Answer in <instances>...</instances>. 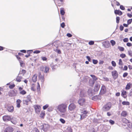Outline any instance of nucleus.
I'll return each mask as SVG.
<instances>
[{
    "label": "nucleus",
    "instance_id": "e2e57ef3",
    "mask_svg": "<svg viewBox=\"0 0 132 132\" xmlns=\"http://www.w3.org/2000/svg\"><path fill=\"white\" fill-rule=\"evenodd\" d=\"M126 44L127 45L128 47H130L132 46V44L130 43H128Z\"/></svg>",
    "mask_w": 132,
    "mask_h": 132
},
{
    "label": "nucleus",
    "instance_id": "5fc2aeb1",
    "mask_svg": "<svg viewBox=\"0 0 132 132\" xmlns=\"http://www.w3.org/2000/svg\"><path fill=\"white\" fill-rule=\"evenodd\" d=\"M32 50H29L27 51V53L28 54H30L32 53Z\"/></svg>",
    "mask_w": 132,
    "mask_h": 132
},
{
    "label": "nucleus",
    "instance_id": "423d86ee",
    "mask_svg": "<svg viewBox=\"0 0 132 132\" xmlns=\"http://www.w3.org/2000/svg\"><path fill=\"white\" fill-rule=\"evenodd\" d=\"M103 46L106 48H109L110 47V44L109 41H106L102 43Z\"/></svg>",
    "mask_w": 132,
    "mask_h": 132
},
{
    "label": "nucleus",
    "instance_id": "603ef678",
    "mask_svg": "<svg viewBox=\"0 0 132 132\" xmlns=\"http://www.w3.org/2000/svg\"><path fill=\"white\" fill-rule=\"evenodd\" d=\"M128 74L126 72H125L123 74V77L124 78L125 77L127 76Z\"/></svg>",
    "mask_w": 132,
    "mask_h": 132
},
{
    "label": "nucleus",
    "instance_id": "b1692460",
    "mask_svg": "<svg viewBox=\"0 0 132 132\" xmlns=\"http://www.w3.org/2000/svg\"><path fill=\"white\" fill-rule=\"evenodd\" d=\"M37 76L35 75H34L33 76L32 79V81L34 82H35L37 81Z\"/></svg>",
    "mask_w": 132,
    "mask_h": 132
},
{
    "label": "nucleus",
    "instance_id": "2f4dec72",
    "mask_svg": "<svg viewBox=\"0 0 132 132\" xmlns=\"http://www.w3.org/2000/svg\"><path fill=\"white\" fill-rule=\"evenodd\" d=\"M131 84L130 83H128L126 86V89H129L130 88Z\"/></svg>",
    "mask_w": 132,
    "mask_h": 132
},
{
    "label": "nucleus",
    "instance_id": "39448f33",
    "mask_svg": "<svg viewBox=\"0 0 132 132\" xmlns=\"http://www.w3.org/2000/svg\"><path fill=\"white\" fill-rule=\"evenodd\" d=\"M40 70L44 72L47 73L48 72L49 68L47 66H45V67L42 66L40 67Z\"/></svg>",
    "mask_w": 132,
    "mask_h": 132
},
{
    "label": "nucleus",
    "instance_id": "4468645a",
    "mask_svg": "<svg viewBox=\"0 0 132 132\" xmlns=\"http://www.w3.org/2000/svg\"><path fill=\"white\" fill-rule=\"evenodd\" d=\"M7 109L9 112H13L14 110L13 107L12 106H8Z\"/></svg>",
    "mask_w": 132,
    "mask_h": 132
},
{
    "label": "nucleus",
    "instance_id": "f257e3e1",
    "mask_svg": "<svg viewBox=\"0 0 132 132\" xmlns=\"http://www.w3.org/2000/svg\"><path fill=\"white\" fill-rule=\"evenodd\" d=\"M67 107V104L62 103L58 105L57 109L60 112L62 113H64L66 111Z\"/></svg>",
    "mask_w": 132,
    "mask_h": 132
},
{
    "label": "nucleus",
    "instance_id": "3c124183",
    "mask_svg": "<svg viewBox=\"0 0 132 132\" xmlns=\"http://www.w3.org/2000/svg\"><path fill=\"white\" fill-rule=\"evenodd\" d=\"M48 107V104H46L43 106V109L44 110H45Z\"/></svg>",
    "mask_w": 132,
    "mask_h": 132
},
{
    "label": "nucleus",
    "instance_id": "f704fd0d",
    "mask_svg": "<svg viewBox=\"0 0 132 132\" xmlns=\"http://www.w3.org/2000/svg\"><path fill=\"white\" fill-rule=\"evenodd\" d=\"M19 62L20 63L21 66L23 67L24 66V64L23 61L21 60H20Z\"/></svg>",
    "mask_w": 132,
    "mask_h": 132
},
{
    "label": "nucleus",
    "instance_id": "6e6d98bb",
    "mask_svg": "<svg viewBox=\"0 0 132 132\" xmlns=\"http://www.w3.org/2000/svg\"><path fill=\"white\" fill-rule=\"evenodd\" d=\"M124 28L123 27L122 25H121L120 26V31H122L123 30Z\"/></svg>",
    "mask_w": 132,
    "mask_h": 132
},
{
    "label": "nucleus",
    "instance_id": "a211bd4d",
    "mask_svg": "<svg viewBox=\"0 0 132 132\" xmlns=\"http://www.w3.org/2000/svg\"><path fill=\"white\" fill-rule=\"evenodd\" d=\"M78 116H79L78 117L79 118V119H80L81 120L86 118L87 116L86 114H83L81 115H79Z\"/></svg>",
    "mask_w": 132,
    "mask_h": 132
},
{
    "label": "nucleus",
    "instance_id": "473e14b6",
    "mask_svg": "<svg viewBox=\"0 0 132 132\" xmlns=\"http://www.w3.org/2000/svg\"><path fill=\"white\" fill-rule=\"evenodd\" d=\"M88 94L90 96H91L92 95V92L90 90H89L88 91Z\"/></svg>",
    "mask_w": 132,
    "mask_h": 132
},
{
    "label": "nucleus",
    "instance_id": "f03ea898",
    "mask_svg": "<svg viewBox=\"0 0 132 132\" xmlns=\"http://www.w3.org/2000/svg\"><path fill=\"white\" fill-rule=\"evenodd\" d=\"M112 105V103L110 102H108L104 105L102 108L104 111H107L110 110Z\"/></svg>",
    "mask_w": 132,
    "mask_h": 132
},
{
    "label": "nucleus",
    "instance_id": "052dcab7",
    "mask_svg": "<svg viewBox=\"0 0 132 132\" xmlns=\"http://www.w3.org/2000/svg\"><path fill=\"white\" fill-rule=\"evenodd\" d=\"M129 96H132V88L130 90Z\"/></svg>",
    "mask_w": 132,
    "mask_h": 132
},
{
    "label": "nucleus",
    "instance_id": "7ed1b4c3",
    "mask_svg": "<svg viewBox=\"0 0 132 132\" xmlns=\"http://www.w3.org/2000/svg\"><path fill=\"white\" fill-rule=\"evenodd\" d=\"M17 94V91L16 90H10L8 93L9 96L10 97L16 96Z\"/></svg>",
    "mask_w": 132,
    "mask_h": 132
},
{
    "label": "nucleus",
    "instance_id": "c9c22d12",
    "mask_svg": "<svg viewBox=\"0 0 132 132\" xmlns=\"http://www.w3.org/2000/svg\"><path fill=\"white\" fill-rule=\"evenodd\" d=\"M118 48L120 51H123L124 50V48L122 47L118 46Z\"/></svg>",
    "mask_w": 132,
    "mask_h": 132
},
{
    "label": "nucleus",
    "instance_id": "338daca9",
    "mask_svg": "<svg viewBox=\"0 0 132 132\" xmlns=\"http://www.w3.org/2000/svg\"><path fill=\"white\" fill-rule=\"evenodd\" d=\"M42 59L44 61H46L47 60V58L45 57H42Z\"/></svg>",
    "mask_w": 132,
    "mask_h": 132
},
{
    "label": "nucleus",
    "instance_id": "c85d7f7f",
    "mask_svg": "<svg viewBox=\"0 0 132 132\" xmlns=\"http://www.w3.org/2000/svg\"><path fill=\"white\" fill-rule=\"evenodd\" d=\"M29 102L26 99L23 100V104H26L27 105L28 104V103Z\"/></svg>",
    "mask_w": 132,
    "mask_h": 132
},
{
    "label": "nucleus",
    "instance_id": "cd10ccee",
    "mask_svg": "<svg viewBox=\"0 0 132 132\" xmlns=\"http://www.w3.org/2000/svg\"><path fill=\"white\" fill-rule=\"evenodd\" d=\"M67 130L68 132H72V129L70 127H68L67 129Z\"/></svg>",
    "mask_w": 132,
    "mask_h": 132
},
{
    "label": "nucleus",
    "instance_id": "4d7b16f0",
    "mask_svg": "<svg viewBox=\"0 0 132 132\" xmlns=\"http://www.w3.org/2000/svg\"><path fill=\"white\" fill-rule=\"evenodd\" d=\"M40 52V51L39 50H36L33 52L34 53L38 54Z\"/></svg>",
    "mask_w": 132,
    "mask_h": 132
},
{
    "label": "nucleus",
    "instance_id": "2eb2a0df",
    "mask_svg": "<svg viewBox=\"0 0 132 132\" xmlns=\"http://www.w3.org/2000/svg\"><path fill=\"white\" fill-rule=\"evenodd\" d=\"M114 13L115 14L121 15L122 14V12L119 10H116L114 11Z\"/></svg>",
    "mask_w": 132,
    "mask_h": 132
},
{
    "label": "nucleus",
    "instance_id": "72a5a7b5",
    "mask_svg": "<svg viewBox=\"0 0 132 132\" xmlns=\"http://www.w3.org/2000/svg\"><path fill=\"white\" fill-rule=\"evenodd\" d=\"M20 94L22 95H24L26 93V92L24 90H23L20 92Z\"/></svg>",
    "mask_w": 132,
    "mask_h": 132
},
{
    "label": "nucleus",
    "instance_id": "7c9ffc66",
    "mask_svg": "<svg viewBox=\"0 0 132 132\" xmlns=\"http://www.w3.org/2000/svg\"><path fill=\"white\" fill-rule=\"evenodd\" d=\"M26 100L30 102L31 100V96L30 95H28L27 96Z\"/></svg>",
    "mask_w": 132,
    "mask_h": 132
},
{
    "label": "nucleus",
    "instance_id": "c03bdc74",
    "mask_svg": "<svg viewBox=\"0 0 132 132\" xmlns=\"http://www.w3.org/2000/svg\"><path fill=\"white\" fill-rule=\"evenodd\" d=\"M119 64L120 65H122L123 64V63L121 59H119Z\"/></svg>",
    "mask_w": 132,
    "mask_h": 132
},
{
    "label": "nucleus",
    "instance_id": "9d476101",
    "mask_svg": "<svg viewBox=\"0 0 132 132\" xmlns=\"http://www.w3.org/2000/svg\"><path fill=\"white\" fill-rule=\"evenodd\" d=\"M13 128L9 126L7 127L4 130V132H12L13 131Z\"/></svg>",
    "mask_w": 132,
    "mask_h": 132
},
{
    "label": "nucleus",
    "instance_id": "58836bf2",
    "mask_svg": "<svg viewBox=\"0 0 132 132\" xmlns=\"http://www.w3.org/2000/svg\"><path fill=\"white\" fill-rule=\"evenodd\" d=\"M53 109V108L51 107H49L47 109V111H48L49 112H51L52 111Z\"/></svg>",
    "mask_w": 132,
    "mask_h": 132
},
{
    "label": "nucleus",
    "instance_id": "49530a36",
    "mask_svg": "<svg viewBox=\"0 0 132 132\" xmlns=\"http://www.w3.org/2000/svg\"><path fill=\"white\" fill-rule=\"evenodd\" d=\"M34 86H35V85L34 84H33L32 86L31 87V89L32 90L34 91H35L36 90V89L34 88Z\"/></svg>",
    "mask_w": 132,
    "mask_h": 132
},
{
    "label": "nucleus",
    "instance_id": "1a4fd4ad",
    "mask_svg": "<svg viewBox=\"0 0 132 132\" xmlns=\"http://www.w3.org/2000/svg\"><path fill=\"white\" fill-rule=\"evenodd\" d=\"M86 93L85 90H81L79 94V96L80 97H84L86 96Z\"/></svg>",
    "mask_w": 132,
    "mask_h": 132
},
{
    "label": "nucleus",
    "instance_id": "a18cd8bd",
    "mask_svg": "<svg viewBox=\"0 0 132 132\" xmlns=\"http://www.w3.org/2000/svg\"><path fill=\"white\" fill-rule=\"evenodd\" d=\"M132 21V19L128 20L127 21V22L128 24H129L131 23Z\"/></svg>",
    "mask_w": 132,
    "mask_h": 132
},
{
    "label": "nucleus",
    "instance_id": "37998d69",
    "mask_svg": "<svg viewBox=\"0 0 132 132\" xmlns=\"http://www.w3.org/2000/svg\"><path fill=\"white\" fill-rule=\"evenodd\" d=\"M116 22L117 23H118L119 22V20L120 19V17L119 16H117L116 18Z\"/></svg>",
    "mask_w": 132,
    "mask_h": 132
},
{
    "label": "nucleus",
    "instance_id": "de8ad7c7",
    "mask_svg": "<svg viewBox=\"0 0 132 132\" xmlns=\"http://www.w3.org/2000/svg\"><path fill=\"white\" fill-rule=\"evenodd\" d=\"M60 120L63 123H65V121L63 119H60Z\"/></svg>",
    "mask_w": 132,
    "mask_h": 132
},
{
    "label": "nucleus",
    "instance_id": "09e8293b",
    "mask_svg": "<svg viewBox=\"0 0 132 132\" xmlns=\"http://www.w3.org/2000/svg\"><path fill=\"white\" fill-rule=\"evenodd\" d=\"M111 63L113 66L115 67L116 66V63L114 61H112Z\"/></svg>",
    "mask_w": 132,
    "mask_h": 132
},
{
    "label": "nucleus",
    "instance_id": "e433bc0d",
    "mask_svg": "<svg viewBox=\"0 0 132 132\" xmlns=\"http://www.w3.org/2000/svg\"><path fill=\"white\" fill-rule=\"evenodd\" d=\"M110 42L112 46H114L116 44L115 42L113 40H111Z\"/></svg>",
    "mask_w": 132,
    "mask_h": 132
},
{
    "label": "nucleus",
    "instance_id": "0e129e2a",
    "mask_svg": "<svg viewBox=\"0 0 132 132\" xmlns=\"http://www.w3.org/2000/svg\"><path fill=\"white\" fill-rule=\"evenodd\" d=\"M61 26L62 28H64L65 27V24L64 22H62L61 24Z\"/></svg>",
    "mask_w": 132,
    "mask_h": 132
},
{
    "label": "nucleus",
    "instance_id": "20e7f679",
    "mask_svg": "<svg viewBox=\"0 0 132 132\" xmlns=\"http://www.w3.org/2000/svg\"><path fill=\"white\" fill-rule=\"evenodd\" d=\"M41 129L43 130L44 131L46 132L48 130L49 128V126L47 124L44 123L41 126Z\"/></svg>",
    "mask_w": 132,
    "mask_h": 132
},
{
    "label": "nucleus",
    "instance_id": "864d4df0",
    "mask_svg": "<svg viewBox=\"0 0 132 132\" xmlns=\"http://www.w3.org/2000/svg\"><path fill=\"white\" fill-rule=\"evenodd\" d=\"M88 44L90 45H92L94 44V42L93 41H90L89 42Z\"/></svg>",
    "mask_w": 132,
    "mask_h": 132
},
{
    "label": "nucleus",
    "instance_id": "412c9836",
    "mask_svg": "<svg viewBox=\"0 0 132 132\" xmlns=\"http://www.w3.org/2000/svg\"><path fill=\"white\" fill-rule=\"evenodd\" d=\"M90 76L92 77L93 79V80L94 82H95V81L97 80L98 79L97 77L94 75H90Z\"/></svg>",
    "mask_w": 132,
    "mask_h": 132
},
{
    "label": "nucleus",
    "instance_id": "0eeeda50",
    "mask_svg": "<svg viewBox=\"0 0 132 132\" xmlns=\"http://www.w3.org/2000/svg\"><path fill=\"white\" fill-rule=\"evenodd\" d=\"M112 75L114 80L116 79L118 77V74L117 71L114 70L112 72Z\"/></svg>",
    "mask_w": 132,
    "mask_h": 132
},
{
    "label": "nucleus",
    "instance_id": "a878e982",
    "mask_svg": "<svg viewBox=\"0 0 132 132\" xmlns=\"http://www.w3.org/2000/svg\"><path fill=\"white\" fill-rule=\"evenodd\" d=\"M126 91L124 90L122 91V92L121 95L122 96L125 98L126 97V96H124L126 95Z\"/></svg>",
    "mask_w": 132,
    "mask_h": 132
},
{
    "label": "nucleus",
    "instance_id": "9b49d317",
    "mask_svg": "<svg viewBox=\"0 0 132 132\" xmlns=\"http://www.w3.org/2000/svg\"><path fill=\"white\" fill-rule=\"evenodd\" d=\"M85 100L84 98H80L78 101V103L80 105H83L85 103Z\"/></svg>",
    "mask_w": 132,
    "mask_h": 132
},
{
    "label": "nucleus",
    "instance_id": "4be33fe9",
    "mask_svg": "<svg viewBox=\"0 0 132 132\" xmlns=\"http://www.w3.org/2000/svg\"><path fill=\"white\" fill-rule=\"evenodd\" d=\"M100 97V96L99 95H96L94 96L92 98V99L94 101L96 100H98L99 99L100 100V98H99Z\"/></svg>",
    "mask_w": 132,
    "mask_h": 132
},
{
    "label": "nucleus",
    "instance_id": "8fccbe9b",
    "mask_svg": "<svg viewBox=\"0 0 132 132\" xmlns=\"http://www.w3.org/2000/svg\"><path fill=\"white\" fill-rule=\"evenodd\" d=\"M93 63L94 64H96L98 62V61L97 60H93Z\"/></svg>",
    "mask_w": 132,
    "mask_h": 132
},
{
    "label": "nucleus",
    "instance_id": "f8f14e48",
    "mask_svg": "<svg viewBox=\"0 0 132 132\" xmlns=\"http://www.w3.org/2000/svg\"><path fill=\"white\" fill-rule=\"evenodd\" d=\"M3 120L5 121H9L11 119V118L9 116H4L3 117Z\"/></svg>",
    "mask_w": 132,
    "mask_h": 132
},
{
    "label": "nucleus",
    "instance_id": "c756f323",
    "mask_svg": "<svg viewBox=\"0 0 132 132\" xmlns=\"http://www.w3.org/2000/svg\"><path fill=\"white\" fill-rule=\"evenodd\" d=\"M122 104L123 105H129L130 104L127 101H123Z\"/></svg>",
    "mask_w": 132,
    "mask_h": 132
},
{
    "label": "nucleus",
    "instance_id": "680f3d73",
    "mask_svg": "<svg viewBox=\"0 0 132 132\" xmlns=\"http://www.w3.org/2000/svg\"><path fill=\"white\" fill-rule=\"evenodd\" d=\"M120 8L122 10H125V7L122 5H120Z\"/></svg>",
    "mask_w": 132,
    "mask_h": 132
},
{
    "label": "nucleus",
    "instance_id": "79ce46f5",
    "mask_svg": "<svg viewBox=\"0 0 132 132\" xmlns=\"http://www.w3.org/2000/svg\"><path fill=\"white\" fill-rule=\"evenodd\" d=\"M15 86V85L14 84H13L12 85H10L9 86V88L10 89H13L14 87Z\"/></svg>",
    "mask_w": 132,
    "mask_h": 132
},
{
    "label": "nucleus",
    "instance_id": "dca6fc26",
    "mask_svg": "<svg viewBox=\"0 0 132 132\" xmlns=\"http://www.w3.org/2000/svg\"><path fill=\"white\" fill-rule=\"evenodd\" d=\"M17 105L16 107L19 108L20 107V104L21 102V101L20 99H18L16 101Z\"/></svg>",
    "mask_w": 132,
    "mask_h": 132
},
{
    "label": "nucleus",
    "instance_id": "6ab92c4d",
    "mask_svg": "<svg viewBox=\"0 0 132 132\" xmlns=\"http://www.w3.org/2000/svg\"><path fill=\"white\" fill-rule=\"evenodd\" d=\"M22 78V77L21 76H19L18 75L16 78V81L18 82H20L21 81V79Z\"/></svg>",
    "mask_w": 132,
    "mask_h": 132
},
{
    "label": "nucleus",
    "instance_id": "5701e85b",
    "mask_svg": "<svg viewBox=\"0 0 132 132\" xmlns=\"http://www.w3.org/2000/svg\"><path fill=\"white\" fill-rule=\"evenodd\" d=\"M26 72V71L22 69L21 70H20L19 73L18 74V75H19L20 74L22 75L23 76L24 75V74Z\"/></svg>",
    "mask_w": 132,
    "mask_h": 132
},
{
    "label": "nucleus",
    "instance_id": "69168bd1",
    "mask_svg": "<svg viewBox=\"0 0 132 132\" xmlns=\"http://www.w3.org/2000/svg\"><path fill=\"white\" fill-rule=\"evenodd\" d=\"M103 79H104V81H109V79L107 77L104 78Z\"/></svg>",
    "mask_w": 132,
    "mask_h": 132
},
{
    "label": "nucleus",
    "instance_id": "f3484780",
    "mask_svg": "<svg viewBox=\"0 0 132 132\" xmlns=\"http://www.w3.org/2000/svg\"><path fill=\"white\" fill-rule=\"evenodd\" d=\"M100 86L98 84L95 85L94 87V90L95 91L97 92L98 91L99 89Z\"/></svg>",
    "mask_w": 132,
    "mask_h": 132
},
{
    "label": "nucleus",
    "instance_id": "ddd939ff",
    "mask_svg": "<svg viewBox=\"0 0 132 132\" xmlns=\"http://www.w3.org/2000/svg\"><path fill=\"white\" fill-rule=\"evenodd\" d=\"M35 109L37 113H38L40 112V107L38 105H36L35 107Z\"/></svg>",
    "mask_w": 132,
    "mask_h": 132
},
{
    "label": "nucleus",
    "instance_id": "bb28decb",
    "mask_svg": "<svg viewBox=\"0 0 132 132\" xmlns=\"http://www.w3.org/2000/svg\"><path fill=\"white\" fill-rule=\"evenodd\" d=\"M60 13L62 15H63L65 13V12L63 8H60Z\"/></svg>",
    "mask_w": 132,
    "mask_h": 132
},
{
    "label": "nucleus",
    "instance_id": "393cba45",
    "mask_svg": "<svg viewBox=\"0 0 132 132\" xmlns=\"http://www.w3.org/2000/svg\"><path fill=\"white\" fill-rule=\"evenodd\" d=\"M127 112H126L124 111H122L121 114V116L124 117H126L127 116Z\"/></svg>",
    "mask_w": 132,
    "mask_h": 132
},
{
    "label": "nucleus",
    "instance_id": "bf43d9fd",
    "mask_svg": "<svg viewBox=\"0 0 132 132\" xmlns=\"http://www.w3.org/2000/svg\"><path fill=\"white\" fill-rule=\"evenodd\" d=\"M110 123L111 124V125H113V124L114 123V121L111 120H109V121Z\"/></svg>",
    "mask_w": 132,
    "mask_h": 132
},
{
    "label": "nucleus",
    "instance_id": "13d9d810",
    "mask_svg": "<svg viewBox=\"0 0 132 132\" xmlns=\"http://www.w3.org/2000/svg\"><path fill=\"white\" fill-rule=\"evenodd\" d=\"M128 41V39L127 38H125L123 39V41L124 42H127Z\"/></svg>",
    "mask_w": 132,
    "mask_h": 132
},
{
    "label": "nucleus",
    "instance_id": "6e6552de",
    "mask_svg": "<svg viewBox=\"0 0 132 132\" xmlns=\"http://www.w3.org/2000/svg\"><path fill=\"white\" fill-rule=\"evenodd\" d=\"M76 108V105L73 103L70 104L68 106V109L70 111L73 110Z\"/></svg>",
    "mask_w": 132,
    "mask_h": 132
},
{
    "label": "nucleus",
    "instance_id": "aec40b11",
    "mask_svg": "<svg viewBox=\"0 0 132 132\" xmlns=\"http://www.w3.org/2000/svg\"><path fill=\"white\" fill-rule=\"evenodd\" d=\"M95 82L93 80L90 79H89V85L91 86H93Z\"/></svg>",
    "mask_w": 132,
    "mask_h": 132
},
{
    "label": "nucleus",
    "instance_id": "ea45409f",
    "mask_svg": "<svg viewBox=\"0 0 132 132\" xmlns=\"http://www.w3.org/2000/svg\"><path fill=\"white\" fill-rule=\"evenodd\" d=\"M39 78L41 80L42 82H44V76H42Z\"/></svg>",
    "mask_w": 132,
    "mask_h": 132
},
{
    "label": "nucleus",
    "instance_id": "4c0bfd02",
    "mask_svg": "<svg viewBox=\"0 0 132 132\" xmlns=\"http://www.w3.org/2000/svg\"><path fill=\"white\" fill-rule=\"evenodd\" d=\"M54 51L57 53L58 54H60L61 53V51L59 50L58 49H55V50H54Z\"/></svg>",
    "mask_w": 132,
    "mask_h": 132
},
{
    "label": "nucleus",
    "instance_id": "774afa93",
    "mask_svg": "<svg viewBox=\"0 0 132 132\" xmlns=\"http://www.w3.org/2000/svg\"><path fill=\"white\" fill-rule=\"evenodd\" d=\"M105 89V87L104 86H102V87L101 90L102 91L103 90V91H104Z\"/></svg>",
    "mask_w": 132,
    "mask_h": 132
},
{
    "label": "nucleus",
    "instance_id": "a19ab883",
    "mask_svg": "<svg viewBox=\"0 0 132 132\" xmlns=\"http://www.w3.org/2000/svg\"><path fill=\"white\" fill-rule=\"evenodd\" d=\"M126 55L125 54H121L120 55V56L122 58H124L126 57Z\"/></svg>",
    "mask_w": 132,
    "mask_h": 132
}]
</instances>
